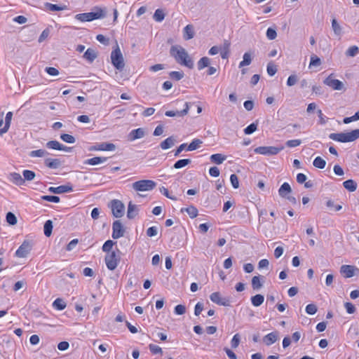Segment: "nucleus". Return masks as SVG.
<instances>
[{
	"mask_svg": "<svg viewBox=\"0 0 359 359\" xmlns=\"http://www.w3.org/2000/svg\"><path fill=\"white\" fill-rule=\"evenodd\" d=\"M73 190L72 187L69 185H61L57 187H49L48 191L51 193L54 194H63L67 192H70Z\"/></svg>",
	"mask_w": 359,
	"mask_h": 359,
	"instance_id": "obj_17",
	"label": "nucleus"
},
{
	"mask_svg": "<svg viewBox=\"0 0 359 359\" xmlns=\"http://www.w3.org/2000/svg\"><path fill=\"white\" fill-rule=\"evenodd\" d=\"M116 146L113 143L102 142L90 147L89 151H114Z\"/></svg>",
	"mask_w": 359,
	"mask_h": 359,
	"instance_id": "obj_14",
	"label": "nucleus"
},
{
	"mask_svg": "<svg viewBox=\"0 0 359 359\" xmlns=\"http://www.w3.org/2000/svg\"><path fill=\"white\" fill-rule=\"evenodd\" d=\"M6 222L10 225H15L18 222V219H17L16 216L13 212H8L6 214Z\"/></svg>",
	"mask_w": 359,
	"mask_h": 359,
	"instance_id": "obj_46",
	"label": "nucleus"
},
{
	"mask_svg": "<svg viewBox=\"0 0 359 359\" xmlns=\"http://www.w3.org/2000/svg\"><path fill=\"white\" fill-rule=\"evenodd\" d=\"M175 138L173 136H170L163 141L161 143L160 147L162 149L166 150L171 148L175 144Z\"/></svg>",
	"mask_w": 359,
	"mask_h": 359,
	"instance_id": "obj_23",
	"label": "nucleus"
},
{
	"mask_svg": "<svg viewBox=\"0 0 359 359\" xmlns=\"http://www.w3.org/2000/svg\"><path fill=\"white\" fill-rule=\"evenodd\" d=\"M264 301V297L262 294H256L251 297V302L255 306H259L263 304Z\"/></svg>",
	"mask_w": 359,
	"mask_h": 359,
	"instance_id": "obj_34",
	"label": "nucleus"
},
{
	"mask_svg": "<svg viewBox=\"0 0 359 359\" xmlns=\"http://www.w3.org/2000/svg\"><path fill=\"white\" fill-rule=\"evenodd\" d=\"M145 135L144 130L142 128L133 130L128 135V138L130 141H134L137 139L142 138Z\"/></svg>",
	"mask_w": 359,
	"mask_h": 359,
	"instance_id": "obj_19",
	"label": "nucleus"
},
{
	"mask_svg": "<svg viewBox=\"0 0 359 359\" xmlns=\"http://www.w3.org/2000/svg\"><path fill=\"white\" fill-rule=\"evenodd\" d=\"M32 248V244L28 241H25L15 252V256L18 257H25L30 252Z\"/></svg>",
	"mask_w": 359,
	"mask_h": 359,
	"instance_id": "obj_10",
	"label": "nucleus"
},
{
	"mask_svg": "<svg viewBox=\"0 0 359 359\" xmlns=\"http://www.w3.org/2000/svg\"><path fill=\"white\" fill-rule=\"evenodd\" d=\"M344 187L348 191L353 192L355 191L357 189V184L353 180H348L343 182Z\"/></svg>",
	"mask_w": 359,
	"mask_h": 359,
	"instance_id": "obj_31",
	"label": "nucleus"
},
{
	"mask_svg": "<svg viewBox=\"0 0 359 359\" xmlns=\"http://www.w3.org/2000/svg\"><path fill=\"white\" fill-rule=\"evenodd\" d=\"M298 81V77L295 74L290 75L287 81V85L288 86H292L297 83Z\"/></svg>",
	"mask_w": 359,
	"mask_h": 359,
	"instance_id": "obj_63",
	"label": "nucleus"
},
{
	"mask_svg": "<svg viewBox=\"0 0 359 359\" xmlns=\"http://www.w3.org/2000/svg\"><path fill=\"white\" fill-rule=\"evenodd\" d=\"M13 117V113L11 111H9L6 114V118H5V125L3 128L0 129V135H2L3 134L6 133L10 127L11 122Z\"/></svg>",
	"mask_w": 359,
	"mask_h": 359,
	"instance_id": "obj_25",
	"label": "nucleus"
},
{
	"mask_svg": "<svg viewBox=\"0 0 359 359\" xmlns=\"http://www.w3.org/2000/svg\"><path fill=\"white\" fill-rule=\"evenodd\" d=\"M230 181L231 183V185L234 189H237L239 187V182L238 178L236 174H232L230 176Z\"/></svg>",
	"mask_w": 359,
	"mask_h": 359,
	"instance_id": "obj_61",
	"label": "nucleus"
},
{
	"mask_svg": "<svg viewBox=\"0 0 359 359\" xmlns=\"http://www.w3.org/2000/svg\"><path fill=\"white\" fill-rule=\"evenodd\" d=\"M313 164L317 168L323 169L325 167L326 161L321 157L318 156L314 159Z\"/></svg>",
	"mask_w": 359,
	"mask_h": 359,
	"instance_id": "obj_41",
	"label": "nucleus"
},
{
	"mask_svg": "<svg viewBox=\"0 0 359 359\" xmlns=\"http://www.w3.org/2000/svg\"><path fill=\"white\" fill-rule=\"evenodd\" d=\"M107 160V157H100V156L93 157L92 158L86 160L84 161V164L95 165H97L99 163H104Z\"/></svg>",
	"mask_w": 359,
	"mask_h": 359,
	"instance_id": "obj_29",
	"label": "nucleus"
},
{
	"mask_svg": "<svg viewBox=\"0 0 359 359\" xmlns=\"http://www.w3.org/2000/svg\"><path fill=\"white\" fill-rule=\"evenodd\" d=\"M191 160L189 158H184V159H180L175 162L173 167L175 169H180L182 168L189 163H191Z\"/></svg>",
	"mask_w": 359,
	"mask_h": 359,
	"instance_id": "obj_37",
	"label": "nucleus"
},
{
	"mask_svg": "<svg viewBox=\"0 0 359 359\" xmlns=\"http://www.w3.org/2000/svg\"><path fill=\"white\" fill-rule=\"evenodd\" d=\"M97 57V52L92 48H88L83 55V57L90 62H93Z\"/></svg>",
	"mask_w": 359,
	"mask_h": 359,
	"instance_id": "obj_28",
	"label": "nucleus"
},
{
	"mask_svg": "<svg viewBox=\"0 0 359 359\" xmlns=\"http://www.w3.org/2000/svg\"><path fill=\"white\" fill-rule=\"evenodd\" d=\"M230 43L228 41H224L222 48H220V55L222 58L226 59L229 57Z\"/></svg>",
	"mask_w": 359,
	"mask_h": 359,
	"instance_id": "obj_30",
	"label": "nucleus"
},
{
	"mask_svg": "<svg viewBox=\"0 0 359 359\" xmlns=\"http://www.w3.org/2000/svg\"><path fill=\"white\" fill-rule=\"evenodd\" d=\"M41 199L43 201L53 202V203H58L60 202V198L56 196H41Z\"/></svg>",
	"mask_w": 359,
	"mask_h": 359,
	"instance_id": "obj_58",
	"label": "nucleus"
},
{
	"mask_svg": "<svg viewBox=\"0 0 359 359\" xmlns=\"http://www.w3.org/2000/svg\"><path fill=\"white\" fill-rule=\"evenodd\" d=\"M329 137L334 141L343 143L353 142L359 138V128L348 133H331Z\"/></svg>",
	"mask_w": 359,
	"mask_h": 359,
	"instance_id": "obj_3",
	"label": "nucleus"
},
{
	"mask_svg": "<svg viewBox=\"0 0 359 359\" xmlns=\"http://www.w3.org/2000/svg\"><path fill=\"white\" fill-rule=\"evenodd\" d=\"M189 110V103L186 102L185 103V108L182 111H166L165 113V115L166 116L169 117H174V116H184L187 115Z\"/></svg>",
	"mask_w": 359,
	"mask_h": 359,
	"instance_id": "obj_16",
	"label": "nucleus"
},
{
	"mask_svg": "<svg viewBox=\"0 0 359 359\" xmlns=\"http://www.w3.org/2000/svg\"><path fill=\"white\" fill-rule=\"evenodd\" d=\"M153 18L156 22H161L165 18V14H164L163 10H161V9L156 10Z\"/></svg>",
	"mask_w": 359,
	"mask_h": 359,
	"instance_id": "obj_49",
	"label": "nucleus"
},
{
	"mask_svg": "<svg viewBox=\"0 0 359 359\" xmlns=\"http://www.w3.org/2000/svg\"><path fill=\"white\" fill-rule=\"evenodd\" d=\"M60 138L62 141L69 144H74L76 142L75 137L69 134H62L60 135Z\"/></svg>",
	"mask_w": 359,
	"mask_h": 359,
	"instance_id": "obj_51",
	"label": "nucleus"
},
{
	"mask_svg": "<svg viewBox=\"0 0 359 359\" xmlns=\"http://www.w3.org/2000/svg\"><path fill=\"white\" fill-rule=\"evenodd\" d=\"M210 299L212 302L218 305L224 306H230L229 300L226 298L222 297L220 293L218 292L212 293L210 296Z\"/></svg>",
	"mask_w": 359,
	"mask_h": 359,
	"instance_id": "obj_13",
	"label": "nucleus"
},
{
	"mask_svg": "<svg viewBox=\"0 0 359 359\" xmlns=\"http://www.w3.org/2000/svg\"><path fill=\"white\" fill-rule=\"evenodd\" d=\"M332 29L336 35L339 36L341 34L342 28L339 25V23L337 22L336 19H333L332 20Z\"/></svg>",
	"mask_w": 359,
	"mask_h": 359,
	"instance_id": "obj_44",
	"label": "nucleus"
},
{
	"mask_svg": "<svg viewBox=\"0 0 359 359\" xmlns=\"http://www.w3.org/2000/svg\"><path fill=\"white\" fill-rule=\"evenodd\" d=\"M210 62V60L208 57H203L198 62V69L201 70L206 67H208Z\"/></svg>",
	"mask_w": 359,
	"mask_h": 359,
	"instance_id": "obj_42",
	"label": "nucleus"
},
{
	"mask_svg": "<svg viewBox=\"0 0 359 359\" xmlns=\"http://www.w3.org/2000/svg\"><path fill=\"white\" fill-rule=\"evenodd\" d=\"M44 6L50 11H60L66 9L65 6H58L48 2L45 3Z\"/></svg>",
	"mask_w": 359,
	"mask_h": 359,
	"instance_id": "obj_33",
	"label": "nucleus"
},
{
	"mask_svg": "<svg viewBox=\"0 0 359 359\" xmlns=\"http://www.w3.org/2000/svg\"><path fill=\"white\" fill-rule=\"evenodd\" d=\"M182 212L186 211L191 218H195L198 215V210L196 207L190 205L186 208H182Z\"/></svg>",
	"mask_w": 359,
	"mask_h": 359,
	"instance_id": "obj_35",
	"label": "nucleus"
},
{
	"mask_svg": "<svg viewBox=\"0 0 359 359\" xmlns=\"http://www.w3.org/2000/svg\"><path fill=\"white\" fill-rule=\"evenodd\" d=\"M53 306L56 309L62 311L65 309L67 304L62 299L57 298L53 302Z\"/></svg>",
	"mask_w": 359,
	"mask_h": 359,
	"instance_id": "obj_38",
	"label": "nucleus"
},
{
	"mask_svg": "<svg viewBox=\"0 0 359 359\" xmlns=\"http://www.w3.org/2000/svg\"><path fill=\"white\" fill-rule=\"evenodd\" d=\"M106 16V12L104 9L95 7L94 11L90 13H79L75 15V19L81 22H91L94 20L102 19Z\"/></svg>",
	"mask_w": 359,
	"mask_h": 359,
	"instance_id": "obj_2",
	"label": "nucleus"
},
{
	"mask_svg": "<svg viewBox=\"0 0 359 359\" xmlns=\"http://www.w3.org/2000/svg\"><path fill=\"white\" fill-rule=\"evenodd\" d=\"M156 183L151 180H142L135 182L132 184L133 189L136 191L143 192L153 190Z\"/></svg>",
	"mask_w": 359,
	"mask_h": 359,
	"instance_id": "obj_4",
	"label": "nucleus"
},
{
	"mask_svg": "<svg viewBox=\"0 0 359 359\" xmlns=\"http://www.w3.org/2000/svg\"><path fill=\"white\" fill-rule=\"evenodd\" d=\"M49 154V153L45 149H38L32 151L29 153L31 157H44Z\"/></svg>",
	"mask_w": 359,
	"mask_h": 359,
	"instance_id": "obj_40",
	"label": "nucleus"
},
{
	"mask_svg": "<svg viewBox=\"0 0 359 359\" xmlns=\"http://www.w3.org/2000/svg\"><path fill=\"white\" fill-rule=\"evenodd\" d=\"M344 307H345V309L346 310V312L348 314H353L356 311V309H355V306L352 303H351V302H346L344 304Z\"/></svg>",
	"mask_w": 359,
	"mask_h": 359,
	"instance_id": "obj_57",
	"label": "nucleus"
},
{
	"mask_svg": "<svg viewBox=\"0 0 359 359\" xmlns=\"http://www.w3.org/2000/svg\"><path fill=\"white\" fill-rule=\"evenodd\" d=\"M302 141L300 140H287L285 143L286 146L288 147H295L300 145Z\"/></svg>",
	"mask_w": 359,
	"mask_h": 359,
	"instance_id": "obj_64",
	"label": "nucleus"
},
{
	"mask_svg": "<svg viewBox=\"0 0 359 359\" xmlns=\"http://www.w3.org/2000/svg\"><path fill=\"white\" fill-rule=\"evenodd\" d=\"M211 162L216 164H222L226 158V156L221 154H215L210 156Z\"/></svg>",
	"mask_w": 359,
	"mask_h": 359,
	"instance_id": "obj_32",
	"label": "nucleus"
},
{
	"mask_svg": "<svg viewBox=\"0 0 359 359\" xmlns=\"http://www.w3.org/2000/svg\"><path fill=\"white\" fill-rule=\"evenodd\" d=\"M355 271H359V269L352 265H342L340 268V273L346 278L354 276Z\"/></svg>",
	"mask_w": 359,
	"mask_h": 359,
	"instance_id": "obj_12",
	"label": "nucleus"
},
{
	"mask_svg": "<svg viewBox=\"0 0 359 359\" xmlns=\"http://www.w3.org/2000/svg\"><path fill=\"white\" fill-rule=\"evenodd\" d=\"M240 341H241V337H240L239 334H236L233 337V338L231 341V347L233 348H236L240 344Z\"/></svg>",
	"mask_w": 359,
	"mask_h": 359,
	"instance_id": "obj_55",
	"label": "nucleus"
},
{
	"mask_svg": "<svg viewBox=\"0 0 359 359\" xmlns=\"http://www.w3.org/2000/svg\"><path fill=\"white\" fill-rule=\"evenodd\" d=\"M266 36L269 40H273L277 36L276 31L273 28H268L266 31Z\"/></svg>",
	"mask_w": 359,
	"mask_h": 359,
	"instance_id": "obj_59",
	"label": "nucleus"
},
{
	"mask_svg": "<svg viewBox=\"0 0 359 359\" xmlns=\"http://www.w3.org/2000/svg\"><path fill=\"white\" fill-rule=\"evenodd\" d=\"M194 36V26L188 25L184 28L183 37L185 40H190Z\"/></svg>",
	"mask_w": 359,
	"mask_h": 359,
	"instance_id": "obj_21",
	"label": "nucleus"
},
{
	"mask_svg": "<svg viewBox=\"0 0 359 359\" xmlns=\"http://www.w3.org/2000/svg\"><path fill=\"white\" fill-rule=\"evenodd\" d=\"M111 60L117 69L121 70L124 67L123 57L117 43L116 48L111 53Z\"/></svg>",
	"mask_w": 359,
	"mask_h": 359,
	"instance_id": "obj_5",
	"label": "nucleus"
},
{
	"mask_svg": "<svg viewBox=\"0 0 359 359\" xmlns=\"http://www.w3.org/2000/svg\"><path fill=\"white\" fill-rule=\"evenodd\" d=\"M9 180L16 185H22L25 183V180L22 176L17 172H12L9 175Z\"/></svg>",
	"mask_w": 359,
	"mask_h": 359,
	"instance_id": "obj_24",
	"label": "nucleus"
},
{
	"mask_svg": "<svg viewBox=\"0 0 359 359\" xmlns=\"http://www.w3.org/2000/svg\"><path fill=\"white\" fill-rule=\"evenodd\" d=\"M252 59V54L250 52H246L243 56V60L239 63V68H242L245 66L250 65Z\"/></svg>",
	"mask_w": 359,
	"mask_h": 359,
	"instance_id": "obj_27",
	"label": "nucleus"
},
{
	"mask_svg": "<svg viewBox=\"0 0 359 359\" xmlns=\"http://www.w3.org/2000/svg\"><path fill=\"white\" fill-rule=\"evenodd\" d=\"M169 76L172 79H174L175 81H180V79H182L184 74L183 73V72H177V71H173V72H170L169 73Z\"/></svg>",
	"mask_w": 359,
	"mask_h": 359,
	"instance_id": "obj_47",
	"label": "nucleus"
},
{
	"mask_svg": "<svg viewBox=\"0 0 359 359\" xmlns=\"http://www.w3.org/2000/svg\"><path fill=\"white\" fill-rule=\"evenodd\" d=\"M112 230V238L114 239H117L124 236L125 229L119 220L114 222Z\"/></svg>",
	"mask_w": 359,
	"mask_h": 359,
	"instance_id": "obj_11",
	"label": "nucleus"
},
{
	"mask_svg": "<svg viewBox=\"0 0 359 359\" xmlns=\"http://www.w3.org/2000/svg\"><path fill=\"white\" fill-rule=\"evenodd\" d=\"M44 234L49 237L52 233L53 222L51 220H47L44 224Z\"/></svg>",
	"mask_w": 359,
	"mask_h": 359,
	"instance_id": "obj_43",
	"label": "nucleus"
},
{
	"mask_svg": "<svg viewBox=\"0 0 359 359\" xmlns=\"http://www.w3.org/2000/svg\"><path fill=\"white\" fill-rule=\"evenodd\" d=\"M203 142L199 139H194L193 141L187 146V151H194L200 147L201 144Z\"/></svg>",
	"mask_w": 359,
	"mask_h": 359,
	"instance_id": "obj_39",
	"label": "nucleus"
},
{
	"mask_svg": "<svg viewBox=\"0 0 359 359\" xmlns=\"http://www.w3.org/2000/svg\"><path fill=\"white\" fill-rule=\"evenodd\" d=\"M257 128V121L255 123H252L250 125H249L247 128L244 129V133L245 135H250L253 133L255 131H256Z\"/></svg>",
	"mask_w": 359,
	"mask_h": 359,
	"instance_id": "obj_50",
	"label": "nucleus"
},
{
	"mask_svg": "<svg viewBox=\"0 0 359 359\" xmlns=\"http://www.w3.org/2000/svg\"><path fill=\"white\" fill-rule=\"evenodd\" d=\"M326 205L330 208H334L335 211H339L342 208L341 205H335L334 202L332 200H328L326 203Z\"/></svg>",
	"mask_w": 359,
	"mask_h": 359,
	"instance_id": "obj_60",
	"label": "nucleus"
},
{
	"mask_svg": "<svg viewBox=\"0 0 359 359\" xmlns=\"http://www.w3.org/2000/svg\"><path fill=\"white\" fill-rule=\"evenodd\" d=\"M321 60L316 55L311 56V60L309 63V68L312 67H319L321 65Z\"/></svg>",
	"mask_w": 359,
	"mask_h": 359,
	"instance_id": "obj_45",
	"label": "nucleus"
},
{
	"mask_svg": "<svg viewBox=\"0 0 359 359\" xmlns=\"http://www.w3.org/2000/svg\"><path fill=\"white\" fill-rule=\"evenodd\" d=\"M278 339V332L277 331L272 332L263 338V341L266 346H271Z\"/></svg>",
	"mask_w": 359,
	"mask_h": 359,
	"instance_id": "obj_18",
	"label": "nucleus"
},
{
	"mask_svg": "<svg viewBox=\"0 0 359 359\" xmlns=\"http://www.w3.org/2000/svg\"><path fill=\"white\" fill-rule=\"evenodd\" d=\"M114 243H114V241H111V240H108V241H107L104 243V245H103V246H102V250H103L104 252H107V254H108V253H109V252H111V248H112L113 245H114Z\"/></svg>",
	"mask_w": 359,
	"mask_h": 359,
	"instance_id": "obj_53",
	"label": "nucleus"
},
{
	"mask_svg": "<svg viewBox=\"0 0 359 359\" xmlns=\"http://www.w3.org/2000/svg\"><path fill=\"white\" fill-rule=\"evenodd\" d=\"M283 149V147H258L255 149V152L256 154L267 155V156H273L278 154L281 150Z\"/></svg>",
	"mask_w": 359,
	"mask_h": 359,
	"instance_id": "obj_7",
	"label": "nucleus"
},
{
	"mask_svg": "<svg viewBox=\"0 0 359 359\" xmlns=\"http://www.w3.org/2000/svg\"><path fill=\"white\" fill-rule=\"evenodd\" d=\"M170 55L174 57L176 62L189 69L194 68V61L187 51L181 46L174 45L170 47Z\"/></svg>",
	"mask_w": 359,
	"mask_h": 359,
	"instance_id": "obj_1",
	"label": "nucleus"
},
{
	"mask_svg": "<svg viewBox=\"0 0 359 359\" xmlns=\"http://www.w3.org/2000/svg\"><path fill=\"white\" fill-rule=\"evenodd\" d=\"M138 211V207L130 201L128 205L127 217L130 219L135 218Z\"/></svg>",
	"mask_w": 359,
	"mask_h": 359,
	"instance_id": "obj_20",
	"label": "nucleus"
},
{
	"mask_svg": "<svg viewBox=\"0 0 359 359\" xmlns=\"http://www.w3.org/2000/svg\"><path fill=\"white\" fill-rule=\"evenodd\" d=\"M45 165L49 168L56 169L61 165V161L57 158H46Z\"/></svg>",
	"mask_w": 359,
	"mask_h": 359,
	"instance_id": "obj_26",
	"label": "nucleus"
},
{
	"mask_svg": "<svg viewBox=\"0 0 359 359\" xmlns=\"http://www.w3.org/2000/svg\"><path fill=\"white\" fill-rule=\"evenodd\" d=\"M357 120H359V111H357L353 116H352L351 117H346V118H344V120H343V122L345 124H348V123H350L352 121H357Z\"/></svg>",
	"mask_w": 359,
	"mask_h": 359,
	"instance_id": "obj_56",
	"label": "nucleus"
},
{
	"mask_svg": "<svg viewBox=\"0 0 359 359\" xmlns=\"http://www.w3.org/2000/svg\"><path fill=\"white\" fill-rule=\"evenodd\" d=\"M22 174H23L24 180H27V181L33 180L34 179V177H36L35 172L32 170H24Z\"/></svg>",
	"mask_w": 359,
	"mask_h": 359,
	"instance_id": "obj_48",
	"label": "nucleus"
},
{
	"mask_svg": "<svg viewBox=\"0 0 359 359\" xmlns=\"http://www.w3.org/2000/svg\"><path fill=\"white\" fill-rule=\"evenodd\" d=\"M118 262L119 259L114 251L108 253L105 257L107 267L111 271L114 270L117 267Z\"/></svg>",
	"mask_w": 359,
	"mask_h": 359,
	"instance_id": "obj_9",
	"label": "nucleus"
},
{
	"mask_svg": "<svg viewBox=\"0 0 359 359\" xmlns=\"http://www.w3.org/2000/svg\"><path fill=\"white\" fill-rule=\"evenodd\" d=\"M260 278V276H255L252 278V287L255 290H259L263 285Z\"/></svg>",
	"mask_w": 359,
	"mask_h": 359,
	"instance_id": "obj_36",
	"label": "nucleus"
},
{
	"mask_svg": "<svg viewBox=\"0 0 359 359\" xmlns=\"http://www.w3.org/2000/svg\"><path fill=\"white\" fill-rule=\"evenodd\" d=\"M323 83L334 90H346L344 83L338 79H335L334 74H331L325 78Z\"/></svg>",
	"mask_w": 359,
	"mask_h": 359,
	"instance_id": "obj_6",
	"label": "nucleus"
},
{
	"mask_svg": "<svg viewBox=\"0 0 359 359\" xmlns=\"http://www.w3.org/2000/svg\"><path fill=\"white\" fill-rule=\"evenodd\" d=\"M277 72V67L276 65L269 62L267 65V73L270 76H273Z\"/></svg>",
	"mask_w": 359,
	"mask_h": 359,
	"instance_id": "obj_62",
	"label": "nucleus"
},
{
	"mask_svg": "<svg viewBox=\"0 0 359 359\" xmlns=\"http://www.w3.org/2000/svg\"><path fill=\"white\" fill-rule=\"evenodd\" d=\"M46 147L49 149H56L60 151H70L72 150L71 147H67L66 146L62 145L59 142L56 140H51L46 143Z\"/></svg>",
	"mask_w": 359,
	"mask_h": 359,
	"instance_id": "obj_15",
	"label": "nucleus"
},
{
	"mask_svg": "<svg viewBox=\"0 0 359 359\" xmlns=\"http://www.w3.org/2000/svg\"><path fill=\"white\" fill-rule=\"evenodd\" d=\"M359 48L356 46H351L346 52V56L354 57L358 53Z\"/></svg>",
	"mask_w": 359,
	"mask_h": 359,
	"instance_id": "obj_52",
	"label": "nucleus"
},
{
	"mask_svg": "<svg viewBox=\"0 0 359 359\" xmlns=\"http://www.w3.org/2000/svg\"><path fill=\"white\" fill-rule=\"evenodd\" d=\"M292 192L290 185L287 182H284L278 190V194L282 198H286L287 195Z\"/></svg>",
	"mask_w": 359,
	"mask_h": 359,
	"instance_id": "obj_22",
	"label": "nucleus"
},
{
	"mask_svg": "<svg viewBox=\"0 0 359 359\" xmlns=\"http://www.w3.org/2000/svg\"><path fill=\"white\" fill-rule=\"evenodd\" d=\"M317 306L314 304H310L306 306V312L309 315L315 314L317 312Z\"/></svg>",
	"mask_w": 359,
	"mask_h": 359,
	"instance_id": "obj_54",
	"label": "nucleus"
},
{
	"mask_svg": "<svg viewBox=\"0 0 359 359\" xmlns=\"http://www.w3.org/2000/svg\"><path fill=\"white\" fill-rule=\"evenodd\" d=\"M111 209L114 217L119 218L123 215L125 205L121 201L114 199L111 202Z\"/></svg>",
	"mask_w": 359,
	"mask_h": 359,
	"instance_id": "obj_8",
	"label": "nucleus"
}]
</instances>
